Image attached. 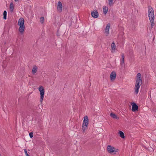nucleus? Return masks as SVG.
Returning <instances> with one entry per match:
<instances>
[{
    "instance_id": "14",
    "label": "nucleus",
    "mask_w": 156,
    "mask_h": 156,
    "mask_svg": "<svg viewBox=\"0 0 156 156\" xmlns=\"http://www.w3.org/2000/svg\"><path fill=\"white\" fill-rule=\"evenodd\" d=\"M37 67L36 66H34L32 71V73L33 74H35L37 71Z\"/></svg>"
},
{
    "instance_id": "1",
    "label": "nucleus",
    "mask_w": 156,
    "mask_h": 156,
    "mask_svg": "<svg viewBox=\"0 0 156 156\" xmlns=\"http://www.w3.org/2000/svg\"><path fill=\"white\" fill-rule=\"evenodd\" d=\"M148 15L151 23V27L153 28L154 25V15L153 9L151 6H148Z\"/></svg>"
},
{
    "instance_id": "6",
    "label": "nucleus",
    "mask_w": 156,
    "mask_h": 156,
    "mask_svg": "<svg viewBox=\"0 0 156 156\" xmlns=\"http://www.w3.org/2000/svg\"><path fill=\"white\" fill-rule=\"evenodd\" d=\"M62 6L61 2L59 1L58 2L57 9L59 12H61L62 11Z\"/></svg>"
},
{
    "instance_id": "27",
    "label": "nucleus",
    "mask_w": 156,
    "mask_h": 156,
    "mask_svg": "<svg viewBox=\"0 0 156 156\" xmlns=\"http://www.w3.org/2000/svg\"><path fill=\"white\" fill-rule=\"evenodd\" d=\"M2 66H3V68H5V67H6V66H4V65H2Z\"/></svg>"
},
{
    "instance_id": "20",
    "label": "nucleus",
    "mask_w": 156,
    "mask_h": 156,
    "mask_svg": "<svg viewBox=\"0 0 156 156\" xmlns=\"http://www.w3.org/2000/svg\"><path fill=\"white\" fill-rule=\"evenodd\" d=\"M120 69H124L125 68V65L124 63H120Z\"/></svg>"
},
{
    "instance_id": "16",
    "label": "nucleus",
    "mask_w": 156,
    "mask_h": 156,
    "mask_svg": "<svg viewBox=\"0 0 156 156\" xmlns=\"http://www.w3.org/2000/svg\"><path fill=\"white\" fill-rule=\"evenodd\" d=\"M108 8L106 6H104L103 7V12L104 14L106 15L108 11Z\"/></svg>"
},
{
    "instance_id": "21",
    "label": "nucleus",
    "mask_w": 156,
    "mask_h": 156,
    "mask_svg": "<svg viewBox=\"0 0 156 156\" xmlns=\"http://www.w3.org/2000/svg\"><path fill=\"white\" fill-rule=\"evenodd\" d=\"M108 1L109 5L110 6H112L114 4L113 2V0H108Z\"/></svg>"
},
{
    "instance_id": "8",
    "label": "nucleus",
    "mask_w": 156,
    "mask_h": 156,
    "mask_svg": "<svg viewBox=\"0 0 156 156\" xmlns=\"http://www.w3.org/2000/svg\"><path fill=\"white\" fill-rule=\"evenodd\" d=\"M91 15L92 17L96 18L98 17V14L97 10H94L91 12Z\"/></svg>"
},
{
    "instance_id": "3",
    "label": "nucleus",
    "mask_w": 156,
    "mask_h": 156,
    "mask_svg": "<svg viewBox=\"0 0 156 156\" xmlns=\"http://www.w3.org/2000/svg\"><path fill=\"white\" fill-rule=\"evenodd\" d=\"M88 120V117L87 116H85L82 126V129L83 132H84L87 129V126L89 123Z\"/></svg>"
},
{
    "instance_id": "12",
    "label": "nucleus",
    "mask_w": 156,
    "mask_h": 156,
    "mask_svg": "<svg viewBox=\"0 0 156 156\" xmlns=\"http://www.w3.org/2000/svg\"><path fill=\"white\" fill-rule=\"evenodd\" d=\"M110 23H108L105 28V32L107 34V35L109 33V30L110 27Z\"/></svg>"
},
{
    "instance_id": "29",
    "label": "nucleus",
    "mask_w": 156,
    "mask_h": 156,
    "mask_svg": "<svg viewBox=\"0 0 156 156\" xmlns=\"http://www.w3.org/2000/svg\"><path fill=\"white\" fill-rule=\"evenodd\" d=\"M15 1H18V0H14Z\"/></svg>"
},
{
    "instance_id": "15",
    "label": "nucleus",
    "mask_w": 156,
    "mask_h": 156,
    "mask_svg": "<svg viewBox=\"0 0 156 156\" xmlns=\"http://www.w3.org/2000/svg\"><path fill=\"white\" fill-rule=\"evenodd\" d=\"M110 116L113 119H119V118L117 117L116 115L113 113H111L110 114Z\"/></svg>"
},
{
    "instance_id": "18",
    "label": "nucleus",
    "mask_w": 156,
    "mask_h": 156,
    "mask_svg": "<svg viewBox=\"0 0 156 156\" xmlns=\"http://www.w3.org/2000/svg\"><path fill=\"white\" fill-rule=\"evenodd\" d=\"M119 134L120 136L122 138H124L125 136L123 132L121 131H119Z\"/></svg>"
},
{
    "instance_id": "19",
    "label": "nucleus",
    "mask_w": 156,
    "mask_h": 156,
    "mask_svg": "<svg viewBox=\"0 0 156 156\" xmlns=\"http://www.w3.org/2000/svg\"><path fill=\"white\" fill-rule=\"evenodd\" d=\"M122 60L120 62V63H124V58H125V56L124 54H122Z\"/></svg>"
},
{
    "instance_id": "17",
    "label": "nucleus",
    "mask_w": 156,
    "mask_h": 156,
    "mask_svg": "<svg viewBox=\"0 0 156 156\" xmlns=\"http://www.w3.org/2000/svg\"><path fill=\"white\" fill-rule=\"evenodd\" d=\"M9 9L11 12H12L14 9V5L12 3H11L9 5Z\"/></svg>"
},
{
    "instance_id": "25",
    "label": "nucleus",
    "mask_w": 156,
    "mask_h": 156,
    "mask_svg": "<svg viewBox=\"0 0 156 156\" xmlns=\"http://www.w3.org/2000/svg\"><path fill=\"white\" fill-rule=\"evenodd\" d=\"M24 152L26 156H29V155L28 154L27 150L26 149H24Z\"/></svg>"
},
{
    "instance_id": "10",
    "label": "nucleus",
    "mask_w": 156,
    "mask_h": 156,
    "mask_svg": "<svg viewBox=\"0 0 156 156\" xmlns=\"http://www.w3.org/2000/svg\"><path fill=\"white\" fill-rule=\"evenodd\" d=\"M116 73L113 71L110 74V78L111 81L114 80L116 78Z\"/></svg>"
},
{
    "instance_id": "9",
    "label": "nucleus",
    "mask_w": 156,
    "mask_h": 156,
    "mask_svg": "<svg viewBox=\"0 0 156 156\" xmlns=\"http://www.w3.org/2000/svg\"><path fill=\"white\" fill-rule=\"evenodd\" d=\"M138 109V106L135 103H133L132 105V111L133 112H135Z\"/></svg>"
},
{
    "instance_id": "7",
    "label": "nucleus",
    "mask_w": 156,
    "mask_h": 156,
    "mask_svg": "<svg viewBox=\"0 0 156 156\" xmlns=\"http://www.w3.org/2000/svg\"><path fill=\"white\" fill-rule=\"evenodd\" d=\"M24 20L23 18H20L19 20L18 24L19 26L24 25Z\"/></svg>"
},
{
    "instance_id": "2",
    "label": "nucleus",
    "mask_w": 156,
    "mask_h": 156,
    "mask_svg": "<svg viewBox=\"0 0 156 156\" xmlns=\"http://www.w3.org/2000/svg\"><path fill=\"white\" fill-rule=\"evenodd\" d=\"M142 84V80L141 74L140 73H137L134 88L135 92L136 94L139 92V90L140 86Z\"/></svg>"
},
{
    "instance_id": "24",
    "label": "nucleus",
    "mask_w": 156,
    "mask_h": 156,
    "mask_svg": "<svg viewBox=\"0 0 156 156\" xmlns=\"http://www.w3.org/2000/svg\"><path fill=\"white\" fill-rule=\"evenodd\" d=\"M30 136L31 138H32L33 136V132H31L29 133Z\"/></svg>"
},
{
    "instance_id": "22",
    "label": "nucleus",
    "mask_w": 156,
    "mask_h": 156,
    "mask_svg": "<svg viewBox=\"0 0 156 156\" xmlns=\"http://www.w3.org/2000/svg\"><path fill=\"white\" fill-rule=\"evenodd\" d=\"M7 12L6 11H4L3 12V19L5 20L6 19Z\"/></svg>"
},
{
    "instance_id": "4",
    "label": "nucleus",
    "mask_w": 156,
    "mask_h": 156,
    "mask_svg": "<svg viewBox=\"0 0 156 156\" xmlns=\"http://www.w3.org/2000/svg\"><path fill=\"white\" fill-rule=\"evenodd\" d=\"M107 150L108 152L110 154L114 153V154H115L116 152L118 151V149L115 148L114 147L112 146L111 145H108L107 146Z\"/></svg>"
},
{
    "instance_id": "23",
    "label": "nucleus",
    "mask_w": 156,
    "mask_h": 156,
    "mask_svg": "<svg viewBox=\"0 0 156 156\" xmlns=\"http://www.w3.org/2000/svg\"><path fill=\"white\" fill-rule=\"evenodd\" d=\"M44 21V17L42 16L40 18V22L42 23H43Z\"/></svg>"
},
{
    "instance_id": "28",
    "label": "nucleus",
    "mask_w": 156,
    "mask_h": 156,
    "mask_svg": "<svg viewBox=\"0 0 156 156\" xmlns=\"http://www.w3.org/2000/svg\"><path fill=\"white\" fill-rule=\"evenodd\" d=\"M6 62V61H4L3 62V64L4 63H5Z\"/></svg>"
},
{
    "instance_id": "26",
    "label": "nucleus",
    "mask_w": 156,
    "mask_h": 156,
    "mask_svg": "<svg viewBox=\"0 0 156 156\" xmlns=\"http://www.w3.org/2000/svg\"><path fill=\"white\" fill-rule=\"evenodd\" d=\"M57 35L58 37H59L60 36V34H59L58 32H57Z\"/></svg>"
},
{
    "instance_id": "11",
    "label": "nucleus",
    "mask_w": 156,
    "mask_h": 156,
    "mask_svg": "<svg viewBox=\"0 0 156 156\" xmlns=\"http://www.w3.org/2000/svg\"><path fill=\"white\" fill-rule=\"evenodd\" d=\"M20 27L19 28V31L22 34L24 31L25 29V26L24 25L20 26Z\"/></svg>"
},
{
    "instance_id": "13",
    "label": "nucleus",
    "mask_w": 156,
    "mask_h": 156,
    "mask_svg": "<svg viewBox=\"0 0 156 156\" xmlns=\"http://www.w3.org/2000/svg\"><path fill=\"white\" fill-rule=\"evenodd\" d=\"M111 51L112 53L115 52L116 47L115 43L114 42H113L111 45Z\"/></svg>"
},
{
    "instance_id": "5",
    "label": "nucleus",
    "mask_w": 156,
    "mask_h": 156,
    "mask_svg": "<svg viewBox=\"0 0 156 156\" xmlns=\"http://www.w3.org/2000/svg\"><path fill=\"white\" fill-rule=\"evenodd\" d=\"M38 89L40 91L41 95L40 101L41 102H42L44 97V89L43 87H42L41 86H40L39 87Z\"/></svg>"
}]
</instances>
